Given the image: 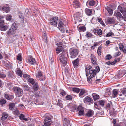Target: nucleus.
Returning a JSON list of instances; mask_svg holds the SVG:
<instances>
[{
  "label": "nucleus",
  "mask_w": 126,
  "mask_h": 126,
  "mask_svg": "<svg viewBox=\"0 0 126 126\" xmlns=\"http://www.w3.org/2000/svg\"><path fill=\"white\" fill-rule=\"evenodd\" d=\"M58 20V17H52L49 20L50 24L53 25L57 26V21Z\"/></svg>",
  "instance_id": "obj_9"
},
{
  "label": "nucleus",
  "mask_w": 126,
  "mask_h": 126,
  "mask_svg": "<svg viewBox=\"0 0 126 126\" xmlns=\"http://www.w3.org/2000/svg\"><path fill=\"white\" fill-rule=\"evenodd\" d=\"M17 59L19 61H21L22 60L21 55L20 54H19L17 56Z\"/></svg>",
  "instance_id": "obj_55"
},
{
  "label": "nucleus",
  "mask_w": 126,
  "mask_h": 126,
  "mask_svg": "<svg viewBox=\"0 0 126 126\" xmlns=\"http://www.w3.org/2000/svg\"><path fill=\"white\" fill-rule=\"evenodd\" d=\"M97 0L95 1L94 0H92L90 1H87V3H88V4L90 6H96L97 5Z\"/></svg>",
  "instance_id": "obj_16"
},
{
  "label": "nucleus",
  "mask_w": 126,
  "mask_h": 126,
  "mask_svg": "<svg viewBox=\"0 0 126 126\" xmlns=\"http://www.w3.org/2000/svg\"><path fill=\"white\" fill-rule=\"evenodd\" d=\"M113 97H116L118 94L117 91L116 89H114L113 90Z\"/></svg>",
  "instance_id": "obj_48"
},
{
  "label": "nucleus",
  "mask_w": 126,
  "mask_h": 126,
  "mask_svg": "<svg viewBox=\"0 0 126 126\" xmlns=\"http://www.w3.org/2000/svg\"><path fill=\"white\" fill-rule=\"evenodd\" d=\"M16 25L15 23L13 24L12 27L7 32V35L8 36H10L14 34L15 32V31L16 30Z\"/></svg>",
  "instance_id": "obj_5"
},
{
  "label": "nucleus",
  "mask_w": 126,
  "mask_h": 126,
  "mask_svg": "<svg viewBox=\"0 0 126 126\" xmlns=\"http://www.w3.org/2000/svg\"><path fill=\"white\" fill-rule=\"evenodd\" d=\"M5 98L8 100H10L12 99L13 97L12 95H10L8 94H6L5 95Z\"/></svg>",
  "instance_id": "obj_29"
},
{
  "label": "nucleus",
  "mask_w": 126,
  "mask_h": 126,
  "mask_svg": "<svg viewBox=\"0 0 126 126\" xmlns=\"http://www.w3.org/2000/svg\"><path fill=\"white\" fill-rule=\"evenodd\" d=\"M27 81L28 82H29L33 85L35 83L34 79L31 78L28 79H27Z\"/></svg>",
  "instance_id": "obj_34"
},
{
  "label": "nucleus",
  "mask_w": 126,
  "mask_h": 126,
  "mask_svg": "<svg viewBox=\"0 0 126 126\" xmlns=\"http://www.w3.org/2000/svg\"><path fill=\"white\" fill-rule=\"evenodd\" d=\"M124 71H120L115 76V78L117 79L122 77L125 74V72Z\"/></svg>",
  "instance_id": "obj_10"
},
{
  "label": "nucleus",
  "mask_w": 126,
  "mask_h": 126,
  "mask_svg": "<svg viewBox=\"0 0 126 126\" xmlns=\"http://www.w3.org/2000/svg\"><path fill=\"white\" fill-rule=\"evenodd\" d=\"M105 91L106 93L105 94L106 95L109 96L110 95L111 93L110 88H106Z\"/></svg>",
  "instance_id": "obj_31"
},
{
  "label": "nucleus",
  "mask_w": 126,
  "mask_h": 126,
  "mask_svg": "<svg viewBox=\"0 0 126 126\" xmlns=\"http://www.w3.org/2000/svg\"><path fill=\"white\" fill-rule=\"evenodd\" d=\"M36 76L37 78V79L40 81L44 80L45 79V76L40 70H38L36 73Z\"/></svg>",
  "instance_id": "obj_4"
},
{
  "label": "nucleus",
  "mask_w": 126,
  "mask_h": 126,
  "mask_svg": "<svg viewBox=\"0 0 126 126\" xmlns=\"http://www.w3.org/2000/svg\"><path fill=\"white\" fill-rule=\"evenodd\" d=\"M58 22H57V24L58 27L60 28L63 27L64 26V24L63 22V21L61 19H58Z\"/></svg>",
  "instance_id": "obj_17"
},
{
  "label": "nucleus",
  "mask_w": 126,
  "mask_h": 126,
  "mask_svg": "<svg viewBox=\"0 0 126 126\" xmlns=\"http://www.w3.org/2000/svg\"><path fill=\"white\" fill-rule=\"evenodd\" d=\"M99 44V43L98 42L94 43V45L91 47V49H94L97 45H98Z\"/></svg>",
  "instance_id": "obj_40"
},
{
  "label": "nucleus",
  "mask_w": 126,
  "mask_h": 126,
  "mask_svg": "<svg viewBox=\"0 0 126 126\" xmlns=\"http://www.w3.org/2000/svg\"><path fill=\"white\" fill-rule=\"evenodd\" d=\"M85 12L88 16H90L92 13V10L86 8L85 10Z\"/></svg>",
  "instance_id": "obj_25"
},
{
  "label": "nucleus",
  "mask_w": 126,
  "mask_h": 126,
  "mask_svg": "<svg viewBox=\"0 0 126 126\" xmlns=\"http://www.w3.org/2000/svg\"><path fill=\"white\" fill-rule=\"evenodd\" d=\"M14 89L16 91V96L20 97L23 95V91L22 89L19 87H15Z\"/></svg>",
  "instance_id": "obj_6"
},
{
  "label": "nucleus",
  "mask_w": 126,
  "mask_h": 126,
  "mask_svg": "<svg viewBox=\"0 0 126 126\" xmlns=\"http://www.w3.org/2000/svg\"><path fill=\"white\" fill-rule=\"evenodd\" d=\"M120 96H123L124 97L126 96V89L125 88L123 89L120 92L119 94Z\"/></svg>",
  "instance_id": "obj_22"
},
{
  "label": "nucleus",
  "mask_w": 126,
  "mask_h": 126,
  "mask_svg": "<svg viewBox=\"0 0 126 126\" xmlns=\"http://www.w3.org/2000/svg\"><path fill=\"white\" fill-rule=\"evenodd\" d=\"M19 118L22 120H25V121H28V119L26 118H25V117L22 114H21L19 116Z\"/></svg>",
  "instance_id": "obj_32"
},
{
  "label": "nucleus",
  "mask_w": 126,
  "mask_h": 126,
  "mask_svg": "<svg viewBox=\"0 0 126 126\" xmlns=\"http://www.w3.org/2000/svg\"><path fill=\"white\" fill-rule=\"evenodd\" d=\"M93 111L92 110H90L88 111L87 113L86 114V115L87 116L90 117L93 115Z\"/></svg>",
  "instance_id": "obj_24"
},
{
  "label": "nucleus",
  "mask_w": 126,
  "mask_h": 126,
  "mask_svg": "<svg viewBox=\"0 0 126 126\" xmlns=\"http://www.w3.org/2000/svg\"><path fill=\"white\" fill-rule=\"evenodd\" d=\"M85 71L87 81L89 83H91L92 80V78L95 76L96 71L94 69L92 70L91 66H89L85 68Z\"/></svg>",
  "instance_id": "obj_1"
},
{
  "label": "nucleus",
  "mask_w": 126,
  "mask_h": 126,
  "mask_svg": "<svg viewBox=\"0 0 126 126\" xmlns=\"http://www.w3.org/2000/svg\"><path fill=\"white\" fill-rule=\"evenodd\" d=\"M64 53L62 52L58 56V59L60 60V62L64 66H65L67 64V59L64 55Z\"/></svg>",
  "instance_id": "obj_3"
},
{
  "label": "nucleus",
  "mask_w": 126,
  "mask_h": 126,
  "mask_svg": "<svg viewBox=\"0 0 126 126\" xmlns=\"http://www.w3.org/2000/svg\"><path fill=\"white\" fill-rule=\"evenodd\" d=\"M53 118V117L51 115H49L46 116L45 118L44 119L47 120L51 121V119Z\"/></svg>",
  "instance_id": "obj_36"
},
{
  "label": "nucleus",
  "mask_w": 126,
  "mask_h": 126,
  "mask_svg": "<svg viewBox=\"0 0 126 126\" xmlns=\"http://www.w3.org/2000/svg\"><path fill=\"white\" fill-rule=\"evenodd\" d=\"M77 110L79 112L78 114L79 116H82L85 113L84 108L82 106H78L77 108Z\"/></svg>",
  "instance_id": "obj_8"
},
{
  "label": "nucleus",
  "mask_w": 126,
  "mask_h": 126,
  "mask_svg": "<svg viewBox=\"0 0 126 126\" xmlns=\"http://www.w3.org/2000/svg\"><path fill=\"white\" fill-rule=\"evenodd\" d=\"M106 9L109 14L112 15L113 13V10L111 8L109 7H107Z\"/></svg>",
  "instance_id": "obj_38"
},
{
  "label": "nucleus",
  "mask_w": 126,
  "mask_h": 126,
  "mask_svg": "<svg viewBox=\"0 0 126 126\" xmlns=\"http://www.w3.org/2000/svg\"><path fill=\"white\" fill-rule=\"evenodd\" d=\"M28 63L30 64L34 65L36 64V61L35 59L32 56H30L28 58Z\"/></svg>",
  "instance_id": "obj_7"
},
{
  "label": "nucleus",
  "mask_w": 126,
  "mask_h": 126,
  "mask_svg": "<svg viewBox=\"0 0 126 126\" xmlns=\"http://www.w3.org/2000/svg\"><path fill=\"white\" fill-rule=\"evenodd\" d=\"M6 77V75L5 74L0 73V78H5Z\"/></svg>",
  "instance_id": "obj_61"
},
{
  "label": "nucleus",
  "mask_w": 126,
  "mask_h": 126,
  "mask_svg": "<svg viewBox=\"0 0 126 126\" xmlns=\"http://www.w3.org/2000/svg\"><path fill=\"white\" fill-rule=\"evenodd\" d=\"M120 11L121 13L123 14V16L126 15V8H121V9L120 10Z\"/></svg>",
  "instance_id": "obj_37"
},
{
  "label": "nucleus",
  "mask_w": 126,
  "mask_h": 126,
  "mask_svg": "<svg viewBox=\"0 0 126 126\" xmlns=\"http://www.w3.org/2000/svg\"><path fill=\"white\" fill-rule=\"evenodd\" d=\"M93 32L95 34L97 33L99 36L101 35L102 34V30L101 29H94Z\"/></svg>",
  "instance_id": "obj_15"
},
{
  "label": "nucleus",
  "mask_w": 126,
  "mask_h": 126,
  "mask_svg": "<svg viewBox=\"0 0 126 126\" xmlns=\"http://www.w3.org/2000/svg\"><path fill=\"white\" fill-rule=\"evenodd\" d=\"M116 17L119 20L123 19V17L121 14L119 12H117L116 13Z\"/></svg>",
  "instance_id": "obj_27"
},
{
  "label": "nucleus",
  "mask_w": 126,
  "mask_h": 126,
  "mask_svg": "<svg viewBox=\"0 0 126 126\" xmlns=\"http://www.w3.org/2000/svg\"><path fill=\"white\" fill-rule=\"evenodd\" d=\"M19 17L22 19H23V14L21 12H20L18 14Z\"/></svg>",
  "instance_id": "obj_56"
},
{
  "label": "nucleus",
  "mask_w": 126,
  "mask_h": 126,
  "mask_svg": "<svg viewBox=\"0 0 126 126\" xmlns=\"http://www.w3.org/2000/svg\"><path fill=\"white\" fill-rule=\"evenodd\" d=\"M105 59L106 60H110L112 58V56L110 54H108L105 56Z\"/></svg>",
  "instance_id": "obj_47"
},
{
  "label": "nucleus",
  "mask_w": 126,
  "mask_h": 126,
  "mask_svg": "<svg viewBox=\"0 0 126 126\" xmlns=\"http://www.w3.org/2000/svg\"><path fill=\"white\" fill-rule=\"evenodd\" d=\"M7 75L10 79H13L15 78L14 75V73L11 71H9L7 73Z\"/></svg>",
  "instance_id": "obj_12"
},
{
  "label": "nucleus",
  "mask_w": 126,
  "mask_h": 126,
  "mask_svg": "<svg viewBox=\"0 0 126 126\" xmlns=\"http://www.w3.org/2000/svg\"><path fill=\"white\" fill-rule=\"evenodd\" d=\"M77 28L78 30L81 32H83L86 30L85 26L83 25H79Z\"/></svg>",
  "instance_id": "obj_18"
},
{
  "label": "nucleus",
  "mask_w": 126,
  "mask_h": 126,
  "mask_svg": "<svg viewBox=\"0 0 126 126\" xmlns=\"http://www.w3.org/2000/svg\"><path fill=\"white\" fill-rule=\"evenodd\" d=\"M60 94L63 96H65L66 94V92L64 91H63L60 92Z\"/></svg>",
  "instance_id": "obj_63"
},
{
  "label": "nucleus",
  "mask_w": 126,
  "mask_h": 126,
  "mask_svg": "<svg viewBox=\"0 0 126 126\" xmlns=\"http://www.w3.org/2000/svg\"><path fill=\"white\" fill-rule=\"evenodd\" d=\"M113 35H114V33L112 32L110 30V32H109L108 34L106 35V36L107 37H109Z\"/></svg>",
  "instance_id": "obj_49"
},
{
  "label": "nucleus",
  "mask_w": 126,
  "mask_h": 126,
  "mask_svg": "<svg viewBox=\"0 0 126 126\" xmlns=\"http://www.w3.org/2000/svg\"><path fill=\"white\" fill-rule=\"evenodd\" d=\"M80 92L79 95V97H82L85 96L84 94L86 93L84 89H82L80 90Z\"/></svg>",
  "instance_id": "obj_21"
},
{
  "label": "nucleus",
  "mask_w": 126,
  "mask_h": 126,
  "mask_svg": "<svg viewBox=\"0 0 126 126\" xmlns=\"http://www.w3.org/2000/svg\"><path fill=\"white\" fill-rule=\"evenodd\" d=\"M13 113L16 115H18L19 113L18 110L16 108H15L12 110Z\"/></svg>",
  "instance_id": "obj_28"
},
{
  "label": "nucleus",
  "mask_w": 126,
  "mask_h": 126,
  "mask_svg": "<svg viewBox=\"0 0 126 126\" xmlns=\"http://www.w3.org/2000/svg\"><path fill=\"white\" fill-rule=\"evenodd\" d=\"M84 100L85 101L88 102L89 104L91 103L93 101L92 98L88 96L86 97L84 99Z\"/></svg>",
  "instance_id": "obj_23"
},
{
  "label": "nucleus",
  "mask_w": 126,
  "mask_h": 126,
  "mask_svg": "<svg viewBox=\"0 0 126 126\" xmlns=\"http://www.w3.org/2000/svg\"><path fill=\"white\" fill-rule=\"evenodd\" d=\"M6 103V101L4 99L1 100L0 101V104L2 105Z\"/></svg>",
  "instance_id": "obj_60"
},
{
  "label": "nucleus",
  "mask_w": 126,
  "mask_h": 126,
  "mask_svg": "<svg viewBox=\"0 0 126 126\" xmlns=\"http://www.w3.org/2000/svg\"><path fill=\"white\" fill-rule=\"evenodd\" d=\"M63 50V49L62 47H59L57 48L56 49L57 51V53L58 54L62 51Z\"/></svg>",
  "instance_id": "obj_41"
},
{
  "label": "nucleus",
  "mask_w": 126,
  "mask_h": 126,
  "mask_svg": "<svg viewBox=\"0 0 126 126\" xmlns=\"http://www.w3.org/2000/svg\"><path fill=\"white\" fill-rule=\"evenodd\" d=\"M98 21L103 26L105 25V24L102 21V19L100 18H98L97 19Z\"/></svg>",
  "instance_id": "obj_52"
},
{
  "label": "nucleus",
  "mask_w": 126,
  "mask_h": 126,
  "mask_svg": "<svg viewBox=\"0 0 126 126\" xmlns=\"http://www.w3.org/2000/svg\"><path fill=\"white\" fill-rule=\"evenodd\" d=\"M73 5V6L76 8H79L81 6V5L79 2L77 0H74V1Z\"/></svg>",
  "instance_id": "obj_11"
},
{
  "label": "nucleus",
  "mask_w": 126,
  "mask_h": 126,
  "mask_svg": "<svg viewBox=\"0 0 126 126\" xmlns=\"http://www.w3.org/2000/svg\"><path fill=\"white\" fill-rule=\"evenodd\" d=\"M92 63L94 65H96L97 64V60H94L91 61Z\"/></svg>",
  "instance_id": "obj_62"
},
{
  "label": "nucleus",
  "mask_w": 126,
  "mask_h": 126,
  "mask_svg": "<svg viewBox=\"0 0 126 126\" xmlns=\"http://www.w3.org/2000/svg\"><path fill=\"white\" fill-rule=\"evenodd\" d=\"M15 106V104L13 103H10L9 104L10 109L11 110H13V109L14 108Z\"/></svg>",
  "instance_id": "obj_42"
},
{
  "label": "nucleus",
  "mask_w": 126,
  "mask_h": 126,
  "mask_svg": "<svg viewBox=\"0 0 126 126\" xmlns=\"http://www.w3.org/2000/svg\"><path fill=\"white\" fill-rule=\"evenodd\" d=\"M105 101L103 100H101L99 102V104L100 105H101V106L103 107L105 104Z\"/></svg>",
  "instance_id": "obj_50"
},
{
  "label": "nucleus",
  "mask_w": 126,
  "mask_h": 126,
  "mask_svg": "<svg viewBox=\"0 0 126 126\" xmlns=\"http://www.w3.org/2000/svg\"><path fill=\"white\" fill-rule=\"evenodd\" d=\"M66 99L67 100H70L72 99V97L71 96L68 95L66 96Z\"/></svg>",
  "instance_id": "obj_53"
},
{
  "label": "nucleus",
  "mask_w": 126,
  "mask_h": 126,
  "mask_svg": "<svg viewBox=\"0 0 126 126\" xmlns=\"http://www.w3.org/2000/svg\"><path fill=\"white\" fill-rule=\"evenodd\" d=\"M91 59L92 61L94 60H97V58L94 55L91 54Z\"/></svg>",
  "instance_id": "obj_51"
},
{
  "label": "nucleus",
  "mask_w": 126,
  "mask_h": 126,
  "mask_svg": "<svg viewBox=\"0 0 126 126\" xmlns=\"http://www.w3.org/2000/svg\"><path fill=\"white\" fill-rule=\"evenodd\" d=\"M97 52L99 55H101V46L99 47L98 49Z\"/></svg>",
  "instance_id": "obj_46"
},
{
  "label": "nucleus",
  "mask_w": 126,
  "mask_h": 126,
  "mask_svg": "<svg viewBox=\"0 0 126 126\" xmlns=\"http://www.w3.org/2000/svg\"><path fill=\"white\" fill-rule=\"evenodd\" d=\"M71 58H74L78 55L79 52L78 50L74 48H72L69 50Z\"/></svg>",
  "instance_id": "obj_2"
},
{
  "label": "nucleus",
  "mask_w": 126,
  "mask_h": 126,
  "mask_svg": "<svg viewBox=\"0 0 126 126\" xmlns=\"http://www.w3.org/2000/svg\"><path fill=\"white\" fill-rule=\"evenodd\" d=\"M18 107L21 109H24L25 108V106L22 104H19L18 105Z\"/></svg>",
  "instance_id": "obj_64"
},
{
  "label": "nucleus",
  "mask_w": 126,
  "mask_h": 126,
  "mask_svg": "<svg viewBox=\"0 0 126 126\" xmlns=\"http://www.w3.org/2000/svg\"><path fill=\"white\" fill-rule=\"evenodd\" d=\"M119 49L120 50L122 51L123 48H124V47L123 45L121 43L119 44Z\"/></svg>",
  "instance_id": "obj_54"
},
{
  "label": "nucleus",
  "mask_w": 126,
  "mask_h": 126,
  "mask_svg": "<svg viewBox=\"0 0 126 126\" xmlns=\"http://www.w3.org/2000/svg\"><path fill=\"white\" fill-rule=\"evenodd\" d=\"M0 9L1 11H4L6 13L9 12L10 10V7L6 5H5L3 6L2 9L1 8V7H0Z\"/></svg>",
  "instance_id": "obj_14"
},
{
  "label": "nucleus",
  "mask_w": 126,
  "mask_h": 126,
  "mask_svg": "<svg viewBox=\"0 0 126 126\" xmlns=\"http://www.w3.org/2000/svg\"><path fill=\"white\" fill-rule=\"evenodd\" d=\"M7 26L4 24L0 26V30L3 31L6 30L7 29Z\"/></svg>",
  "instance_id": "obj_26"
},
{
  "label": "nucleus",
  "mask_w": 126,
  "mask_h": 126,
  "mask_svg": "<svg viewBox=\"0 0 126 126\" xmlns=\"http://www.w3.org/2000/svg\"><path fill=\"white\" fill-rule=\"evenodd\" d=\"M16 74L20 76L21 77L22 75V73L21 71L19 69H17V70Z\"/></svg>",
  "instance_id": "obj_43"
},
{
  "label": "nucleus",
  "mask_w": 126,
  "mask_h": 126,
  "mask_svg": "<svg viewBox=\"0 0 126 126\" xmlns=\"http://www.w3.org/2000/svg\"><path fill=\"white\" fill-rule=\"evenodd\" d=\"M23 87L25 90L29 91V92H31V90L30 89V87H29L28 86L26 85H24Z\"/></svg>",
  "instance_id": "obj_33"
},
{
  "label": "nucleus",
  "mask_w": 126,
  "mask_h": 126,
  "mask_svg": "<svg viewBox=\"0 0 126 126\" xmlns=\"http://www.w3.org/2000/svg\"><path fill=\"white\" fill-rule=\"evenodd\" d=\"M63 123L64 126H68V125L70 123V121L67 118H65L63 121Z\"/></svg>",
  "instance_id": "obj_19"
},
{
  "label": "nucleus",
  "mask_w": 126,
  "mask_h": 126,
  "mask_svg": "<svg viewBox=\"0 0 126 126\" xmlns=\"http://www.w3.org/2000/svg\"><path fill=\"white\" fill-rule=\"evenodd\" d=\"M93 97L94 100V101H96L99 99V96L98 95L96 94H94L93 95Z\"/></svg>",
  "instance_id": "obj_45"
},
{
  "label": "nucleus",
  "mask_w": 126,
  "mask_h": 126,
  "mask_svg": "<svg viewBox=\"0 0 126 126\" xmlns=\"http://www.w3.org/2000/svg\"><path fill=\"white\" fill-rule=\"evenodd\" d=\"M12 18V16L11 15H7L6 19L7 20H10Z\"/></svg>",
  "instance_id": "obj_58"
},
{
  "label": "nucleus",
  "mask_w": 126,
  "mask_h": 126,
  "mask_svg": "<svg viewBox=\"0 0 126 126\" xmlns=\"http://www.w3.org/2000/svg\"><path fill=\"white\" fill-rule=\"evenodd\" d=\"M72 91L74 92L79 93L80 91V89L78 88L74 87L72 89Z\"/></svg>",
  "instance_id": "obj_35"
},
{
  "label": "nucleus",
  "mask_w": 126,
  "mask_h": 126,
  "mask_svg": "<svg viewBox=\"0 0 126 126\" xmlns=\"http://www.w3.org/2000/svg\"><path fill=\"white\" fill-rule=\"evenodd\" d=\"M2 116L1 118V119L3 120H5L8 116V115L5 113H3L2 114Z\"/></svg>",
  "instance_id": "obj_30"
},
{
  "label": "nucleus",
  "mask_w": 126,
  "mask_h": 126,
  "mask_svg": "<svg viewBox=\"0 0 126 126\" xmlns=\"http://www.w3.org/2000/svg\"><path fill=\"white\" fill-rule=\"evenodd\" d=\"M111 105L110 103H108L106 105L105 108L109 110L110 109Z\"/></svg>",
  "instance_id": "obj_57"
},
{
  "label": "nucleus",
  "mask_w": 126,
  "mask_h": 126,
  "mask_svg": "<svg viewBox=\"0 0 126 126\" xmlns=\"http://www.w3.org/2000/svg\"><path fill=\"white\" fill-rule=\"evenodd\" d=\"M106 22L108 24H114L115 22V20L113 18L108 17L106 20Z\"/></svg>",
  "instance_id": "obj_13"
},
{
  "label": "nucleus",
  "mask_w": 126,
  "mask_h": 126,
  "mask_svg": "<svg viewBox=\"0 0 126 126\" xmlns=\"http://www.w3.org/2000/svg\"><path fill=\"white\" fill-rule=\"evenodd\" d=\"M52 123V122L48 121V122H44V124L43 126H50Z\"/></svg>",
  "instance_id": "obj_39"
},
{
  "label": "nucleus",
  "mask_w": 126,
  "mask_h": 126,
  "mask_svg": "<svg viewBox=\"0 0 126 126\" xmlns=\"http://www.w3.org/2000/svg\"><path fill=\"white\" fill-rule=\"evenodd\" d=\"M33 89L34 90L37 91L39 89L38 84L37 83H36L33 86Z\"/></svg>",
  "instance_id": "obj_44"
},
{
  "label": "nucleus",
  "mask_w": 126,
  "mask_h": 126,
  "mask_svg": "<svg viewBox=\"0 0 126 126\" xmlns=\"http://www.w3.org/2000/svg\"><path fill=\"white\" fill-rule=\"evenodd\" d=\"M121 54V53L119 51L118 52L115 53L114 54V56L115 57L118 56H119Z\"/></svg>",
  "instance_id": "obj_59"
},
{
  "label": "nucleus",
  "mask_w": 126,
  "mask_h": 126,
  "mask_svg": "<svg viewBox=\"0 0 126 126\" xmlns=\"http://www.w3.org/2000/svg\"><path fill=\"white\" fill-rule=\"evenodd\" d=\"M79 60V58H77L73 62V64L74 67H76L78 65Z\"/></svg>",
  "instance_id": "obj_20"
}]
</instances>
